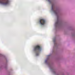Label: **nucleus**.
Here are the masks:
<instances>
[{
  "instance_id": "obj_3",
  "label": "nucleus",
  "mask_w": 75,
  "mask_h": 75,
  "mask_svg": "<svg viewBox=\"0 0 75 75\" xmlns=\"http://www.w3.org/2000/svg\"><path fill=\"white\" fill-rule=\"evenodd\" d=\"M0 57L3 58L5 61V62L4 64V65L3 66H0V69H2L3 68H4L5 69H7L8 68L7 67V62H8V60L4 55L2 54H0Z\"/></svg>"
},
{
  "instance_id": "obj_4",
  "label": "nucleus",
  "mask_w": 75,
  "mask_h": 75,
  "mask_svg": "<svg viewBox=\"0 0 75 75\" xmlns=\"http://www.w3.org/2000/svg\"><path fill=\"white\" fill-rule=\"evenodd\" d=\"M10 2V0H0V4L3 5H9Z\"/></svg>"
},
{
  "instance_id": "obj_2",
  "label": "nucleus",
  "mask_w": 75,
  "mask_h": 75,
  "mask_svg": "<svg viewBox=\"0 0 75 75\" xmlns=\"http://www.w3.org/2000/svg\"><path fill=\"white\" fill-rule=\"evenodd\" d=\"M42 48L39 45H37L35 46L33 49V51L35 54L36 56H39L40 52L41 51Z\"/></svg>"
},
{
  "instance_id": "obj_5",
  "label": "nucleus",
  "mask_w": 75,
  "mask_h": 75,
  "mask_svg": "<svg viewBox=\"0 0 75 75\" xmlns=\"http://www.w3.org/2000/svg\"><path fill=\"white\" fill-rule=\"evenodd\" d=\"M38 23L40 25L44 26L46 23V21L44 19H40L38 20Z\"/></svg>"
},
{
  "instance_id": "obj_1",
  "label": "nucleus",
  "mask_w": 75,
  "mask_h": 75,
  "mask_svg": "<svg viewBox=\"0 0 75 75\" xmlns=\"http://www.w3.org/2000/svg\"><path fill=\"white\" fill-rule=\"evenodd\" d=\"M53 41L54 43V46L52 53L50 55H47V57L45 61V63L47 65L51 72L54 75H65L64 73L62 74L60 73L57 72L56 69L52 62V60L55 58V57H57L56 59V61H58L61 59V57L59 55L58 52V46L59 45V44L57 43V37H54L53 39Z\"/></svg>"
}]
</instances>
